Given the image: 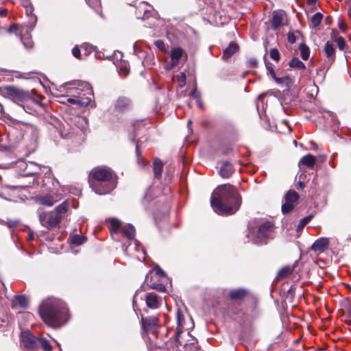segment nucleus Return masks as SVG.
<instances>
[{"label":"nucleus","mask_w":351,"mask_h":351,"mask_svg":"<svg viewBox=\"0 0 351 351\" xmlns=\"http://www.w3.org/2000/svg\"><path fill=\"white\" fill-rule=\"evenodd\" d=\"M241 203V197L237 191L230 184L218 186L210 198L214 211L222 215L234 214L239 210Z\"/></svg>","instance_id":"f257e3e1"},{"label":"nucleus","mask_w":351,"mask_h":351,"mask_svg":"<svg viewBox=\"0 0 351 351\" xmlns=\"http://www.w3.org/2000/svg\"><path fill=\"white\" fill-rule=\"evenodd\" d=\"M39 314L43 322L53 328H58L68 319V309L62 300L49 298L43 300L39 306Z\"/></svg>","instance_id":"f03ea898"},{"label":"nucleus","mask_w":351,"mask_h":351,"mask_svg":"<svg viewBox=\"0 0 351 351\" xmlns=\"http://www.w3.org/2000/svg\"><path fill=\"white\" fill-rule=\"evenodd\" d=\"M92 179L89 184L98 195H105L116 187V179L113 172L106 167H99L91 171Z\"/></svg>","instance_id":"7ed1b4c3"},{"label":"nucleus","mask_w":351,"mask_h":351,"mask_svg":"<svg viewBox=\"0 0 351 351\" xmlns=\"http://www.w3.org/2000/svg\"><path fill=\"white\" fill-rule=\"evenodd\" d=\"M0 95L18 104L32 98L28 91L14 86L0 87Z\"/></svg>","instance_id":"20e7f679"},{"label":"nucleus","mask_w":351,"mask_h":351,"mask_svg":"<svg viewBox=\"0 0 351 351\" xmlns=\"http://www.w3.org/2000/svg\"><path fill=\"white\" fill-rule=\"evenodd\" d=\"M77 85V89H80L82 90H88V93H87L88 96L84 97V98H69L67 99L68 102L72 104H77L80 106H88L91 101H92V90L90 89V84L86 82H68L64 84L65 86H67L69 85Z\"/></svg>","instance_id":"39448f33"},{"label":"nucleus","mask_w":351,"mask_h":351,"mask_svg":"<svg viewBox=\"0 0 351 351\" xmlns=\"http://www.w3.org/2000/svg\"><path fill=\"white\" fill-rule=\"evenodd\" d=\"M19 167L21 169H23V175H36L44 173L45 175L49 176L51 175V170L46 166H41L34 162H25L23 161L19 162Z\"/></svg>","instance_id":"423d86ee"},{"label":"nucleus","mask_w":351,"mask_h":351,"mask_svg":"<svg viewBox=\"0 0 351 351\" xmlns=\"http://www.w3.org/2000/svg\"><path fill=\"white\" fill-rule=\"evenodd\" d=\"M273 232L274 224L269 221L263 222L259 226L256 236L252 233V241L255 243H261L265 239L272 237Z\"/></svg>","instance_id":"0eeeda50"},{"label":"nucleus","mask_w":351,"mask_h":351,"mask_svg":"<svg viewBox=\"0 0 351 351\" xmlns=\"http://www.w3.org/2000/svg\"><path fill=\"white\" fill-rule=\"evenodd\" d=\"M39 220L43 226L47 228H55L61 221V216L53 213H47L38 210Z\"/></svg>","instance_id":"6e6552de"},{"label":"nucleus","mask_w":351,"mask_h":351,"mask_svg":"<svg viewBox=\"0 0 351 351\" xmlns=\"http://www.w3.org/2000/svg\"><path fill=\"white\" fill-rule=\"evenodd\" d=\"M177 331L176 337H180L183 335V330H188L193 326L192 319L189 316L185 317L180 310L177 311Z\"/></svg>","instance_id":"1a4fd4ad"},{"label":"nucleus","mask_w":351,"mask_h":351,"mask_svg":"<svg viewBox=\"0 0 351 351\" xmlns=\"http://www.w3.org/2000/svg\"><path fill=\"white\" fill-rule=\"evenodd\" d=\"M299 198L298 194L294 191H289L285 196V203L282 206L283 214H287L295 207Z\"/></svg>","instance_id":"9d476101"},{"label":"nucleus","mask_w":351,"mask_h":351,"mask_svg":"<svg viewBox=\"0 0 351 351\" xmlns=\"http://www.w3.org/2000/svg\"><path fill=\"white\" fill-rule=\"evenodd\" d=\"M170 56L171 62L167 65L168 69H172L178 65L182 60L185 61L186 59V57L184 55L183 49L179 47L172 48Z\"/></svg>","instance_id":"9b49d317"},{"label":"nucleus","mask_w":351,"mask_h":351,"mask_svg":"<svg viewBox=\"0 0 351 351\" xmlns=\"http://www.w3.org/2000/svg\"><path fill=\"white\" fill-rule=\"evenodd\" d=\"M136 8V16L138 19H145L149 17V12L153 7L145 1H140L135 3H129Z\"/></svg>","instance_id":"f8f14e48"},{"label":"nucleus","mask_w":351,"mask_h":351,"mask_svg":"<svg viewBox=\"0 0 351 351\" xmlns=\"http://www.w3.org/2000/svg\"><path fill=\"white\" fill-rule=\"evenodd\" d=\"M142 322L144 329L147 332L156 334L159 326L158 319L155 317L142 318Z\"/></svg>","instance_id":"ddd939ff"},{"label":"nucleus","mask_w":351,"mask_h":351,"mask_svg":"<svg viewBox=\"0 0 351 351\" xmlns=\"http://www.w3.org/2000/svg\"><path fill=\"white\" fill-rule=\"evenodd\" d=\"M37 338L29 332H24L21 335V341L25 347L34 349L37 347Z\"/></svg>","instance_id":"4468645a"},{"label":"nucleus","mask_w":351,"mask_h":351,"mask_svg":"<svg viewBox=\"0 0 351 351\" xmlns=\"http://www.w3.org/2000/svg\"><path fill=\"white\" fill-rule=\"evenodd\" d=\"M130 107V99L124 97H119L114 104V110L119 112H123L129 110Z\"/></svg>","instance_id":"2eb2a0df"},{"label":"nucleus","mask_w":351,"mask_h":351,"mask_svg":"<svg viewBox=\"0 0 351 351\" xmlns=\"http://www.w3.org/2000/svg\"><path fill=\"white\" fill-rule=\"evenodd\" d=\"M145 302L149 308L154 309L158 308L161 304V301L159 300L158 296L154 293H147L145 298Z\"/></svg>","instance_id":"dca6fc26"},{"label":"nucleus","mask_w":351,"mask_h":351,"mask_svg":"<svg viewBox=\"0 0 351 351\" xmlns=\"http://www.w3.org/2000/svg\"><path fill=\"white\" fill-rule=\"evenodd\" d=\"M329 241L326 238H319L317 239L311 246V250L314 252H323L327 248Z\"/></svg>","instance_id":"f3484780"},{"label":"nucleus","mask_w":351,"mask_h":351,"mask_svg":"<svg viewBox=\"0 0 351 351\" xmlns=\"http://www.w3.org/2000/svg\"><path fill=\"white\" fill-rule=\"evenodd\" d=\"M324 51L328 59V62L331 64L335 60V49L334 45L328 41L325 44Z\"/></svg>","instance_id":"a211bd4d"},{"label":"nucleus","mask_w":351,"mask_h":351,"mask_svg":"<svg viewBox=\"0 0 351 351\" xmlns=\"http://www.w3.org/2000/svg\"><path fill=\"white\" fill-rule=\"evenodd\" d=\"M234 170L232 164L228 161H226L221 165L219 174L221 177L228 178L234 173Z\"/></svg>","instance_id":"6ab92c4d"},{"label":"nucleus","mask_w":351,"mask_h":351,"mask_svg":"<svg viewBox=\"0 0 351 351\" xmlns=\"http://www.w3.org/2000/svg\"><path fill=\"white\" fill-rule=\"evenodd\" d=\"M239 50V46L234 42L229 44L228 47L223 51L222 58L224 60H228L230 57Z\"/></svg>","instance_id":"aec40b11"},{"label":"nucleus","mask_w":351,"mask_h":351,"mask_svg":"<svg viewBox=\"0 0 351 351\" xmlns=\"http://www.w3.org/2000/svg\"><path fill=\"white\" fill-rule=\"evenodd\" d=\"M37 200L40 204L47 206H51L55 204V202H57V199H55L53 196L50 194L40 195L37 197Z\"/></svg>","instance_id":"412c9836"},{"label":"nucleus","mask_w":351,"mask_h":351,"mask_svg":"<svg viewBox=\"0 0 351 351\" xmlns=\"http://www.w3.org/2000/svg\"><path fill=\"white\" fill-rule=\"evenodd\" d=\"M285 13L282 12H274L272 17V27L274 29H278L282 25L284 22Z\"/></svg>","instance_id":"4be33fe9"},{"label":"nucleus","mask_w":351,"mask_h":351,"mask_svg":"<svg viewBox=\"0 0 351 351\" xmlns=\"http://www.w3.org/2000/svg\"><path fill=\"white\" fill-rule=\"evenodd\" d=\"M134 49V54L138 57L140 60H142V63L145 64V62L147 61V58L152 59V56H147V52L145 51L142 47L138 45L137 43H135L133 46Z\"/></svg>","instance_id":"5701e85b"},{"label":"nucleus","mask_w":351,"mask_h":351,"mask_svg":"<svg viewBox=\"0 0 351 351\" xmlns=\"http://www.w3.org/2000/svg\"><path fill=\"white\" fill-rule=\"evenodd\" d=\"M315 162V157L311 154H307L303 156L299 161V166H306L308 168H312Z\"/></svg>","instance_id":"b1692460"},{"label":"nucleus","mask_w":351,"mask_h":351,"mask_svg":"<svg viewBox=\"0 0 351 351\" xmlns=\"http://www.w3.org/2000/svg\"><path fill=\"white\" fill-rule=\"evenodd\" d=\"M122 232L129 240L134 239L135 228L132 224L128 223L126 226H123L122 228Z\"/></svg>","instance_id":"393cba45"},{"label":"nucleus","mask_w":351,"mask_h":351,"mask_svg":"<svg viewBox=\"0 0 351 351\" xmlns=\"http://www.w3.org/2000/svg\"><path fill=\"white\" fill-rule=\"evenodd\" d=\"M163 165L159 159L154 161V173L156 178L160 179L162 176Z\"/></svg>","instance_id":"a878e982"},{"label":"nucleus","mask_w":351,"mask_h":351,"mask_svg":"<svg viewBox=\"0 0 351 351\" xmlns=\"http://www.w3.org/2000/svg\"><path fill=\"white\" fill-rule=\"evenodd\" d=\"M323 19V15L320 12H317L313 14L311 18L310 26L313 28L317 27Z\"/></svg>","instance_id":"bb28decb"},{"label":"nucleus","mask_w":351,"mask_h":351,"mask_svg":"<svg viewBox=\"0 0 351 351\" xmlns=\"http://www.w3.org/2000/svg\"><path fill=\"white\" fill-rule=\"evenodd\" d=\"M247 294L245 289H239L232 290L230 292V297L233 300H239L243 298Z\"/></svg>","instance_id":"cd10ccee"},{"label":"nucleus","mask_w":351,"mask_h":351,"mask_svg":"<svg viewBox=\"0 0 351 351\" xmlns=\"http://www.w3.org/2000/svg\"><path fill=\"white\" fill-rule=\"evenodd\" d=\"M121 226V222L119 220L115 218H112L110 219V233L112 237H114V234L117 233L118 230Z\"/></svg>","instance_id":"c85d7f7f"},{"label":"nucleus","mask_w":351,"mask_h":351,"mask_svg":"<svg viewBox=\"0 0 351 351\" xmlns=\"http://www.w3.org/2000/svg\"><path fill=\"white\" fill-rule=\"evenodd\" d=\"M40 346L45 351H51L49 341L45 338H37V346Z\"/></svg>","instance_id":"c756f323"},{"label":"nucleus","mask_w":351,"mask_h":351,"mask_svg":"<svg viewBox=\"0 0 351 351\" xmlns=\"http://www.w3.org/2000/svg\"><path fill=\"white\" fill-rule=\"evenodd\" d=\"M16 302L23 308L28 307L29 300L27 298L23 295H16L15 297Z\"/></svg>","instance_id":"7c9ffc66"},{"label":"nucleus","mask_w":351,"mask_h":351,"mask_svg":"<svg viewBox=\"0 0 351 351\" xmlns=\"http://www.w3.org/2000/svg\"><path fill=\"white\" fill-rule=\"evenodd\" d=\"M289 66L299 69H304L306 68L305 64L297 58H293L289 62Z\"/></svg>","instance_id":"2f4dec72"},{"label":"nucleus","mask_w":351,"mask_h":351,"mask_svg":"<svg viewBox=\"0 0 351 351\" xmlns=\"http://www.w3.org/2000/svg\"><path fill=\"white\" fill-rule=\"evenodd\" d=\"M29 37V34L27 31L21 37V40L26 48H31L33 46V42Z\"/></svg>","instance_id":"473e14b6"},{"label":"nucleus","mask_w":351,"mask_h":351,"mask_svg":"<svg viewBox=\"0 0 351 351\" xmlns=\"http://www.w3.org/2000/svg\"><path fill=\"white\" fill-rule=\"evenodd\" d=\"M273 79L276 84L279 85H285L286 86H288L291 82V80L288 76H284L282 77L275 76Z\"/></svg>","instance_id":"72a5a7b5"},{"label":"nucleus","mask_w":351,"mask_h":351,"mask_svg":"<svg viewBox=\"0 0 351 351\" xmlns=\"http://www.w3.org/2000/svg\"><path fill=\"white\" fill-rule=\"evenodd\" d=\"M300 55L303 60H307L310 55V51L308 47L305 44H301L300 45Z\"/></svg>","instance_id":"f704fd0d"},{"label":"nucleus","mask_w":351,"mask_h":351,"mask_svg":"<svg viewBox=\"0 0 351 351\" xmlns=\"http://www.w3.org/2000/svg\"><path fill=\"white\" fill-rule=\"evenodd\" d=\"M85 239L86 238L84 236L75 234L71 237V241L73 244L75 245H80L84 243Z\"/></svg>","instance_id":"c9c22d12"},{"label":"nucleus","mask_w":351,"mask_h":351,"mask_svg":"<svg viewBox=\"0 0 351 351\" xmlns=\"http://www.w3.org/2000/svg\"><path fill=\"white\" fill-rule=\"evenodd\" d=\"M293 271V268L290 266H286L282 267L280 270H279L278 273V276L279 277L285 278L289 274H291Z\"/></svg>","instance_id":"e433bc0d"},{"label":"nucleus","mask_w":351,"mask_h":351,"mask_svg":"<svg viewBox=\"0 0 351 351\" xmlns=\"http://www.w3.org/2000/svg\"><path fill=\"white\" fill-rule=\"evenodd\" d=\"M68 209V203L67 202L64 201L61 204H60L58 206L56 207V215H58L60 216L61 214H63L67 211Z\"/></svg>","instance_id":"4c0bfd02"},{"label":"nucleus","mask_w":351,"mask_h":351,"mask_svg":"<svg viewBox=\"0 0 351 351\" xmlns=\"http://www.w3.org/2000/svg\"><path fill=\"white\" fill-rule=\"evenodd\" d=\"M177 81L180 88H182L186 84V74L184 72L180 73L177 75Z\"/></svg>","instance_id":"58836bf2"},{"label":"nucleus","mask_w":351,"mask_h":351,"mask_svg":"<svg viewBox=\"0 0 351 351\" xmlns=\"http://www.w3.org/2000/svg\"><path fill=\"white\" fill-rule=\"evenodd\" d=\"M117 69H118V71L120 73V74L123 75L124 76H126L127 75H128V73L130 72V70L128 68V66H126V64H122L121 62H120V64H119L117 66Z\"/></svg>","instance_id":"ea45409f"},{"label":"nucleus","mask_w":351,"mask_h":351,"mask_svg":"<svg viewBox=\"0 0 351 351\" xmlns=\"http://www.w3.org/2000/svg\"><path fill=\"white\" fill-rule=\"evenodd\" d=\"M312 218H313L312 215H308V216L305 217L304 218H303L302 219H301L298 225V229L303 228L304 227V226L306 224H307L312 219Z\"/></svg>","instance_id":"a19ab883"},{"label":"nucleus","mask_w":351,"mask_h":351,"mask_svg":"<svg viewBox=\"0 0 351 351\" xmlns=\"http://www.w3.org/2000/svg\"><path fill=\"white\" fill-rule=\"evenodd\" d=\"M270 57L275 61H278L280 60V56L278 50L277 49H271L270 51Z\"/></svg>","instance_id":"79ce46f5"},{"label":"nucleus","mask_w":351,"mask_h":351,"mask_svg":"<svg viewBox=\"0 0 351 351\" xmlns=\"http://www.w3.org/2000/svg\"><path fill=\"white\" fill-rule=\"evenodd\" d=\"M87 3L95 10H98L100 8V0H86Z\"/></svg>","instance_id":"37998d69"},{"label":"nucleus","mask_w":351,"mask_h":351,"mask_svg":"<svg viewBox=\"0 0 351 351\" xmlns=\"http://www.w3.org/2000/svg\"><path fill=\"white\" fill-rule=\"evenodd\" d=\"M190 96L199 101L200 93L197 91V88L194 87L190 93Z\"/></svg>","instance_id":"c03bdc74"},{"label":"nucleus","mask_w":351,"mask_h":351,"mask_svg":"<svg viewBox=\"0 0 351 351\" xmlns=\"http://www.w3.org/2000/svg\"><path fill=\"white\" fill-rule=\"evenodd\" d=\"M20 221L17 219H13V220H8L5 222V223L10 228H14L17 226L19 224Z\"/></svg>","instance_id":"a18cd8bd"},{"label":"nucleus","mask_w":351,"mask_h":351,"mask_svg":"<svg viewBox=\"0 0 351 351\" xmlns=\"http://www.w3.org/2000/svg\"><path fill=\"white\" fill-rule=\"evenodd\" d=\"M337 43L339 49L340 50H343L346 47V42L343 38L339 37L337 40Z\"/></svg>","instance_id":"49530a36"},{"label":"nucleus","mask_w":351,"mask_h":351,"mask_svg":"<svg viewBox=\"0 0 351 351\" xmlns=\"http://www.w3.org/2000/svg\"><path fill=\"white\" fill-rule=\"evenodd\" d=\"M154 45L160 51H163L165 50V43L162 40H156L154 42Z\"/></svg>","instance_id":"de8ad7c7"},{"label":"nucleus","mask_w":351,"mask_h":351,"mask_svg":"<svg viewBox=\"0 0 351 351\" xmlns=\"http://www.w3.org/2000/svg\"><path fill=\"white\" fill-rule=\"evenodd\" d=\"M150 287L154 289H156L159 292H165L166 291L165 287L162 285L152 284Z\"/></svg>","instance_id":"09e8293b"},{"label":"nucleus","mask_w":351,"mask_h":351,"mask_svg":"<svg viewBox=\"0 0 351 351\" xmlns=\"http://www.w3.org/2000/svg\"><path fill=\"white\" fill-rule=\"evenodd\" d=\"M266 68L267 71H269V74L271 75V77L274 78L276 75V73L274 71V69L272 66V64L269 62L266 63Z\"/></svg>","instance_id":"8fccbe9b"},{"label":"nucleus","mask_w":351,"mask_h":351,"mask_svg":"<svg viewBox=\"0 0 351 351\" xmlns=\"http://www.w3.org/2000/svg\"><path fill=\"white\" fill-rule=\"evenodd\" d=\"M134 250H136V252H138L141 250V252H142V254L144 255L145 254V250L143 248V247L141 246V245L138 243V241L137 240H134Z\"/></svg>","instance_id":"3c124183"},{"label":"nucleus","mask_w":351,"mask_h":351,"mask_svg":"<svg viewBox=\"0 0 351 351\" xmlns=\"http://www.w3.org/2000/svg\"><path fill=\"white\" fill-rule=\"evenodd\" d=\"M72 53L75 58H80V50L77 46L73 48Z\"/></svg>","instance_id":"603ef678"},{"label":"nucleus","mask_w":351,"mask_h":351,"mask_svg":"<svg viewBox=\"0 0 351 351\" xmlns=\"http://www.w3.org/2000/svg\"><path fill=\"white\" fill-rule=\"evenodd\" d=\"M69 132L65 129V127L64 126V129H60V135L62 138H68L69 136Z\"/></svg>","instance_id":"864d4df0"},{"label":"nucleus","mask_w":351,"mask_h":351,"mask_svg":"<svg viewBox=\"0 0 351 351\" xmlns=\"http://www.w3.org/2000/svg\"><path fill=\"white\" fill-rule=\"evenodd\" d=\"M299 187L303 189L305 186L304 182V178H302V175L299 176V181H298Z\"/></svg>","instance_id":"5fc2aeb1"},{"label":"nucleus","mask_w":351,"mask_h":351,"mask_svg":"<svg viewBox=\"0 0 351 351\" xmlns=\"http://www.w3.org/2000/svg\"><path fill=\"white\" fill-rule=\"evenodd\" d=\"M249 64L252 67H256L257 66V61L256 59H250L249 60Z\"/></svg>","instance_id":"6e6d98bb"},{"label":"nucleus","mask_w":351,"mask_h":351,"mask_svg":"<svg viewBox=\"0 0 351 351\" xmlns=\"http://www.w3.org/2000/svg\"><path fill=\"white\" fill-rule=\"evenodd\" d=\"M319 71H321V72H322V71H323L320 69L319 71H317V77H318V78H319V80L322 81V80H324V79L325 73L323 72V75H319Z\"/></svg>","instance_id":"4d7b16f0"},{"label":"nucleus","mask_w":351,"mask_h":351,"mask_svg":"<svg viewBox=\"0 0 351 351\" xmlns=\"http://www.w3.org/2000/svg\"><path fill=\"white\" fill-rule=\"evenodd\" d=\"M16 29H17V25L14 24L10 27V28L8 29V32H12L16 31Z\"/></svg>","instance_id":"13d9d810"},{"label":"nucleus","mask_w":351,"mask_h":351,"mask_svg":"<svg viewBox=\"0 0 351 351\" xmlns=\"http://www.w3.org/2000/svg\"><path fill=\"white\" fill-rule=\"evenodd\" d=\"M115 56H116L117 57L120 56V58H121L123 57V54H122V53H121V52H120V51H118L117 53H115Z\"/></svg>","instance_id":"bf43d9fd"},{"label":"nucleus","mask_w":351,"mask_h":351,"mask_svg":"<svg viewBox=\"0 0 351 351\" xmlns=\"http://www.w3.org/2000/svg\"><path fill=\"white\" fill-rule=\"evenodd\" d=\"M308 4H314L317 0H307Z\"/></svg>","instance_id":"052dcab7"},{"label":"nucleus","mask_w":351,"mask_h":351,"mask_svg":"<svg viewBox=\"0 0 351 351\" xmlns=\"http://www.w3.org/2000/svg\"><path fill=\"white\" fill-rule=\"evenodd\" d=\"M197 104L198 107H199V108L202 107V103L200 99H199V101H197Z\"/></svg>","instance_id":"680f3d73"},{"label":"nucleus","mask_w":351,"mask_h":351,"mask_svg":"<svg viewBox=\"0 0 351 351\" xmlns=\"http://www.w3.org/2000/svg\"><path fill=\"white\" fill-rule=\"evenodd\" d=\"M5 12H6V10L2 11V12H1V15H4V14H5Z\"/></svg>","instance_id":"e2e57ef3"},{"label":"nucleus","mask_w":351,"mask_h":351,"mask_svg":"<svg viewBox=\"0 0 351 351\" xmlns=\"http://www.w3.org/2000/svg\"><path fill=\"white\" fill-rule=\"evenodd\" d=\"M157 273H158V274H161V275H163V274H164V272H163L162 271H160V272H159V271H158Z\"/></svg>","instance_id":"0e129e2a"},{"label":"nucleus","mask_w":351,"mask_h":351,"mask_svg":"<svg viewBox=\"0 0 351 351\" xmlns=\"http://www.w3.org/2000/svg\"><path fill=\"white\" fill-rule=\"evenodd\" d=\"M289 40L291 43H293L294 42V40H291V38L290 37H289Z\"/></svg>","instance_id":"69168bd1"},{"label":"nucleus","mask_w":351,"mask_h":351,"mask_svg":"<svg viewBox=\"0 0 351 351\" xmlns=\"http://www.w3.org/2000/svg\"><path fill=\"white\" fill-rule=\"evenodd\" d=\"M138 152V145H136V152Z\"/></svg>","instance_id":"338daca9"},{"label":"nucleus","mask_w":351,"mask_h":351,"mask_svg":"<svg viewBox=\"0 0 351 351\" xmlns=\"http://www.w3.org/2000/svg\"><path fill=\"white\" fill-rule=\"evenodd\" d=\"M29 239H32L33 238L32 235H29Z\"/></svg>","instance_id":"774afa93"}]
</instances>
